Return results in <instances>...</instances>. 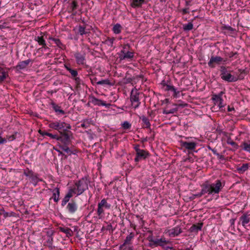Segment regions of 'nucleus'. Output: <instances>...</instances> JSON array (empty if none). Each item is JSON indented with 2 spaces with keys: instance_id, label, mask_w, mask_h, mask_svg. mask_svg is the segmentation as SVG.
<instances>
[{
  "instance_id": "obj_1",
  "label": "nucleus",
  "mask_w": 250,
  "mask_h": 250,
  "mask_svg": "<svg viewBox=\"0 0 250 250\" xmlns=\"http://www.w3.org/2000/svg\"><path fill=\"white\" fill-rule=\"evenodd\" d=\"M201 187V191L195 194V196L200 197L206 193L211 195L218 194L223 188L224 185L222 184L220 180H217L215 183L212 184L206 182Z\"/></svg>"
},
{
  "instance_id": "obj_2",
  "label": "nucleus",
  "mask_w": 250,
  "mask_h": 250,
  "mask_svg": "<svg viewBox=\"0 0 250 250\" xmlns=\"http://www.w3.org/2000/svg\"><path fill=\"white\" fill-rule=\"evenodd\" d=\"M72 132L67 130L60 133L59 136L58 140L63 144V145H59L60 148L68 155L73 153L72 151L68 147V146L71 142Z\"/></svg>"
},
{
  "instance_id": "obj_3",
  "label": "nucleus",
  "mask_w": 250,
  "mask_h": 250,
  "mask_svg": "<svg viewBox=\"0 0 250 250\" xmlns=\"http://www.w3.org/2000/svg\"><path fill=\"white\" fill-rule=\"evenodd\" d=\"M48 126L53 129L58 130L60 133L71 128L69 124L61 121L50 122Z\"/></svg>"
},
{
  "instance_id": "obj_4",
  "label": "nucleus",
  "mask_w": 250,
  "mask_h": 250,
  "mask_svg": "<svg viewBox=\"0 0 250 250\" xmlns=\"http://www.w3.org/2000/svg\"><path fill=\"white\" fill-rule=\"evenodd\" d=\"M221 78L228 82H235L238 80V77L232 75L230 71L227 70L224 66L220 67Z\"/></svg>"
},
{
  "instance_id": "obj_5",
  "label": "nucleus",
  "mask_w": 250,
  "mask_h": 250,
  "mask_svg": "<svg viewBox=\"0 0 250 250\" xmlns=\"http://www.w3.org/2000/svg\"><path fill=\"white\" fill-rule=\"evenodd\" d=\"M89 181L87 177H84L81 179L78 182L75 183L76 187V191L77 195H81L85 190L88 189V185Z\"/></svg>"
},
{
  "instance_id": "obj_6",
  "label": "nucleus",
  "mask_w": 250,
  "mask_h": 250,
  "mask_svg": "<svg viewBox=\"0 0 250 250\" xmlns=\"http://www.w3.org/2000/svg\"><path fill=\"white\" fill-rule=\"evenodd\" d=\"M129 45H125L123 49L119 53V58L121 60L131 59L134 57V53L129 51Z\"/></svg>"
},
{
  "instance_id": "obj_7",
  "label": "nucleus",
  "mask_w": 250,
  "mask_h": 250,
  "mask_svg": "<svg viewBox=\"0 0 250 250\" xmlns=\"http://www.w3.org/2000/svg\"><path fill=\"white\" fill-rule=\"evenodd\" d=\"M140 93L136 88H134L131 91L130 100L132 104V105L134 108L138 107L141 104L139 99Z\"/></svg>"
},
{
  "instance_id": "obj_8",
  "label": "nucleus",
  "mask_w": 250,
  "mask_h": 250,
  "mask_svg": "<svg viewBox=\"0 0 250 250\" xmlns=\"http://www.w3.org/2000/svg\"><path fill=\"white\" fill-rule=\"evenodd\" d=\"M23 174L26 177H28L31 179V182L34 186H37L39 181H42V180L40 179L38 176V174L35 173L32 170L26 168L23 170Z\"/></svg>"
},
{
  "instance_id": "obj_9",
  "label": "nucleus",
  "mask_w": 250,
  "mask_h": 250,
  "mask_svg": "<svg viewBox=\"0 0 250 250\" xmlns=\"http://www.w3.org/2000/svg\"><path fill=\"white\" fill-rule=\"evenodd\" d=\"M111 207V205L108 203L106 200L105 199H102L100 202L99 203L97 208V214L100 216L102 214L104 213V210L103 208L107 209H109Z\"/></svg>"
},
{
  "instance_id": "obj_10",
  "label": "nucleus",
  "mask_w": 250,
  "mask_h": 250,
  "mask_svg": "<svg viewBox=\"0 0 250 250\" xmlns=\"http://www.w3.org/2000/svg\"><path fill=\"white\" fill-rule=\"evenodd\" d=\"M223 61L224 60L221 57L212 56L208 62V65L211 68H214L215 64H219Z\"/></svg>"
},
{
  "instance_id": "obj_11",
  "label": "nucleus",
  "mask_w": 250,
  "mask_h": 250,
  "mask_svg": "<svg viewBox=\"0 0 250 250\" xmlns=\"http://www.w3.org/2000/svg\"><path fill=\"white\" fill-rule=\"evenodd\" d=\"M135 235L133 232H130L129 235H128L123 244L121 245L119 247V249L124 248L126 245H132V241L134 238Z\"/></svg>"
},
{
  "instance_id": "obj_12",
  "label": "nucleus",
  "mask_w": 250,
  "mask_h": 250,
  "mask_svg": "<svg viewBox=\"0 0 250 250\" xmlns=\"http://www.w3.org/2000/svg\"><path fill=\"white\" fill-rule=\"evenodd\" d=\"M212 100L214 101V105H217L220 110H222L225 106L222 98H220L219 96H212Z\"/></svg>"
},
{
  "instance_id": "obj_13",
  "label": "nucleus",
  "mask_w": 250,
  "mask_h": 250,
  "mask_svg": "<svg viewBox=\"0 0 250 250\" xmlns=\"http://www.w3.org/2000/svg\"><path fill=\"white\" fill-rule=\"evenodd\" d=\"M181 232V229L179 226H177L175 228L170 229L167 232V233H168L169 236L172 237L178 236Z\"/></svg>"
},
{
  "instance_id": "obj_14",
  "label": "nucleus",
  "mask_w": 250,
  "mask_h": 250,
  "mask_svg": "<svg viewBox=\"0 0 250 250\" xmlns=\"http://www.w3.org/2000/svg\"><path fill=\"white\" fill-rule=\"evenodd\" d=\"M149 155L147 151L141 149L140 151L136 153V157L135 158V162H138L141 159H145Z\"/></svg>"
},
{
  "instance_id": "obj_15",
  "label": "nucleus",
  "mask_w": 250,
  "mask_h": 250,
  "mask_svg": "<svg viewBox=\"0 0 250 250\" xmlns=\"http://www.w3.org/2000/svg\"><path fill=\"white\" fill-rule=\"evenodd\" d=\"M66 208L70 213L74 214L77 210L78 206L76 202L71 201L67 204Z\"/></svg>"
},
{
  "instance_id": "obj_16",
  "label": "nucleus",
  "mask_w": 250,
  "mask_h": 250,
  "mask_svg": "<svg viewBox=\"0 0 250 250\" xmlns=\"http://www.w3.org/2000/svg\"><path fill=\"white\" fill-rule=\"evenodd\" d=\"M240 222L242 225L245 227L250 222V215L244 214L239 218Z\"/></svg>"
},
{
  "instance_id": "obj_17",
  "label": "nucleus",
  "mask_w": 250,
  "mask_h": 250,
  "mask_svg": "<svg viewBox=\"0 0 250 250\" xmlns=\"http://www.w3.org/2000/svg\"><path fill=\"white\" fill-rule=\"evenodd\" d=\"M181 145L183 147L189 150H193L195 149L196 144L195 142H188L186 141H182Z\"/></svg>"
},
{
  "instance_id": "obj_18",
  "label": "nucleus",
  "mask_w": 250,
  "mask_h": 250,
  "mask_svg": "<svg viewBox=\"0 0 250 250\" xmlns=\"http://www.w3.org/2000/svg\"><path fill=\"white\" fill-rule=\"evenodd\" d=\"M74 57L76 59V62L78 64H83L85 61V57L80 53L77 52L74 54Z\"/></svg>"
},
{
  "instance_id": "obj_19",
  "label": "nucleus",
  "mask_w": 250,
  "mask_h": 250,
  "mask_svg": "<svg viewBox=\"0 0 250 250\" xmlns=\"http://www.w3.org/2000/svg\"><path fill=\"white\" fill-rule=\"evenodd\" d=\"M91 102L94 105H103L108 107L110 104H106L104 101L98 99L94 97H92L91 99Z\"/></svg>"
},
{
  "instance_id": "obj_20",
  "label": "nucleus",
  "mask_w": 250,
  "mask_h": 250,
  "mask_svg": "<svg viewBox=\"0 0 250 250\" xmlns=\"http://www.w3.org/2000/svg\"><path fill=\"white\" fill-rule=\"evenodd\" d=\"M35 40L38 42L39 45H42V48H43L44 49L48 48V47L46 45L45 41L44 40L42 36L35 37Z\"/></svg>"
},
{
  "instance_id": "obj_21",
  "label": "nucleus",
  "mask_w": 250,
  "mask_h": 250,
  "mask_svg": "<svg viewBox=\"0 0 250 250\" xmlns=\"http://www.w3.org/2000/svg\"><path fill=\"white\" fill-rule=\"evenodd\" d=\"M53 192L52 198L55 202H57L59 199L60 190L58 188H56L52 190Z\"/></svg>"
},
{
  "instance_id": "obj_22",
  "label": "nucleus",
  "mask_w": 250,
  "mask_h": 250,
  "mask_svg": "<svg viewBox=\"0 0 250 250\" xmlns=\"http://www.w3.org/2000/svg\"><path fill=\"white\" fill-rule=\"evenodd\" d=\"M59 229L60 231L65 233L67 237H70L73 234L72 231L68 228L59 227Z\"/></svg>"
},
{
  "instance_id": "obj_23",
  "label": "nucleus",
  "mask_w": 250,
  "mask_h": 250,
  "mask_svg": "<svg viewBox=\"0 0 250 250\" xmlns=\"http://www.w3.org/2000/svg\"><path fill=\"white\" fill-rule=\"evenodd\" d=\"M30 62L31 60L30 59L21 62L17 65V67L20 69H23L26 67Z\"/></svg>"
},
{
  "instance_id": "obj_24",
  "label": "nucleus",
  "mask_w": 250,
  "mask_h": 250,
  "mask_svg": "<svg viewBox=\"0 0 250 250\" xmlns=\"http://www.w3.org/2000/svg\"><path fill=\"white\" fill-rule=\"evenodd\" d=\"M148 240L150 242L149 246H159V239H153L152 237H148Z\"/></svg>"
},
{
  "instance_id": "obj_25",
  "label": "nucleus",
  "mask_w": 250,
  "mask_h": 250,
  "mask_svg": "<svg viewBox=\"0 0 250 250\" xmlns=\"http://www.w3.org/2000/svg\"><path fill=\"white\" fill-rule=\"evenodd\" d=\"M203 223H199L196 225H193L190 227V230L191 232H198L199 230L201 229Z\"/></svg>"
},
{
  "instance_id": "obj_26",
  "label": "nucleus",
  "mask_w": 250,
  "mask_h": 250,
  "mask_svg": "<svg viewBox=\"0 0 250 250\" xmlns=\"http://www.w3.org/2000/svg\"><path fill=\"white\" fill-rule=\"evenodd\" d=\"M141 119H142L143 122V127L149 128L150 127V123L149 122L148 119L145 116H142L141 117Z\"/></svg>"
},
{
  "instance_id": "obj_27",
  "label": "nucleus",
  "mask_w": 250,
  "mask_h": 250,
  "mask_svg": "<svg viewBox=\"0 0 250 250\" xmlns=\"http://www.w3.org/2000/svg\"><path fill=\"white\" fill-rule=\"evenodd\" d=\"M169 241L167 240L165 238H161L159 239V246L164 248L171 249V247H166L167 245L169 243Z\"/></svg>"
},
{
  "instance_id": "obj_28",
  "label": "nucleus",
  "mask_w": 250,
  "mask_h": 250,
  "mask_svg": "<svg viewBox=\"0 0 250 250\" xmlns=\"http://www.w3.org/2000/svg\"><path fill=\"white\" fill-rule=\"evenodd\" d=\"M144 1L142 0H132L131 5L132 7L136 8L141 7Z\"/></svg>"
},
{
  "instance_id": "obj_29",
  "label": "nucleus",
  "mask_w": 250,
  "mask_h": 250,
  "mask_svg": "<svg viewBox=\"0 0 250 250\" xmlns=\"http://www.w3.org/2000/svg\"><path fill=\"white\" fill-rule=\"evenodd\" d=\"M86 30V28L85 26L80 25L78 27V33L80 34L81 36H83V35L86 34L88 33Z\"/></svg>"
},
{
  "instance_id": "obj_30",
  "label": "nucleus",
  "mask_w": 250,
  "mask_h": 250,
  "mask_svg": "<svg viewBox=\"0 0 250 250\" xmlns=\"http://www.w3.org/2000/svg\"><path fill=\"white\" fill-rule=\"evenodd\" d=\"M51 105L54 110L56 112L61 114H64V111L60 109V106L55 104L54 103H52Z\"/></svg>"
},
{
  "instance_id": "obj_31",
  "label": "nucleus",
  "mask_w": 250,
  "mask_h": 250,
  "mask_svg": "<svg viewBox=\"0 0 250 250\" xmlns=\"http://www.w3.org/2000/svg\"><path fill=\"white\" fill-rule=\"evenodd\" d=\"M64 67L66 69L71 73L72 77H76L78 75V72L77 70L71 69L69 66L67 65H65Z\"/></svg>"
},
{
  "instance_id": "obj_32",
  "label": "nucleus",
  "mask_w": 250,
  "mask_h": 250,
  "mask_svg": "<svg viewBox=\"0 0 250 250\" xmlns=\"http://www.w3.org/2000/svg\"><path fill=\"white\" fill-rule=\"evenodd\" d=\"M122 26L119 24H116L113 27V31L115 34H118L121 32Z\"/></svg>"
},
{
  "instance_id": "obj_33",
  "label": "nucleus",
  "mask_w": 250,
  "mask_h": 250,
  "mask_svg": "<svg viewBox=\"0 0 250 250\" xmlns=\"http://www.w3.org/2000/svg\"><path fill=\"white\" fill-rule=\"evenodd\" d=\"M49 40L53 41L59 48H62L63 44L59 39L49 38Z\"/></svg>"
},
{
  "instance_id": "obj_34",
  "label": "nucleus",
  "mask_w": 250,
  "mask_h": 250,
  "mask_svg": "<svg viewBox=\"0 0 250 250\" xmlns=\"http://www.w3.org/2000/svg\"><path fill=\"white\" fill-rule=\"evenodd\" d=\"M97 84L113 85L108 79H104L97 82Z\"/></svg>"
},
{
  "instance_id": "obj_35",
  "label": "nucleus",
  "mask_w": 250,
  "mask_h": 250,
  "mask_svg": "<svg viewBox=\"0 0 250 250\" xmlns=\"http://www.w3.org/2000/svg\"><path fill=\"white\" fill-rule=\"evenodd\" d=\"M193 24L191 22H188L187 24H184L183 28L184 31H189L193 29Z\"/></svg>"
},
{
  "instance_id": "obj_36",
  "label": "nucleus",
  "mask_w": 250,
  "mask_h": 250,
  "mask_svg": "<svg viewBox=\"0 0 250 250\" xmlns=\"http://www.w3.org/2000/svg\"><path fill=\"white\" fill-rule=\"evenodd\" d=\"M248 168V164H244L242 166L237 168V170L240 172H244Z\"/></svg>"
},
{
  "instance_id": "obj_37",
  "label": "nucleus",
  "mask_w": 250,
  "mask_h": 250,
  "mask_svg": "<svg viewBox=\"0 0 250 250\" xmlns=\"http://www.w3.org/2000/svg\"><path fill=\"white\" fill-rule=\"evenodd\" d=\"M75 193L77 194V192L76 191V188H72L69 189L68 193L66 194V195L65 196L66 197H67L69 199L72 197L73 194Z\"/></svg>"
},
{
  "instance_id": "obj_38",
  "label": "nucleus",
  "mask_w": 250,
  "mask_h": 250,
  "mask_svg": "<svg viewBox=\"0 0 250 250\" xmlns=\"http://www.w3.org/2000/svg\"><path fill=\"white\" fill-rule=\"evenodd\" d=\"M178 111V108H173V109H171L170 110H164L163 112V113L165 114H173V113H175L176 112H177Z\"/></svg>"
},
{
  "instance_id": "obj_39",
  "label": "nucleus",
  "mask_w": 250,
  "mask_h": 250,
  "mask_svg": "<svg viewBox=\"0 0 250 250\" xmlns=\"http://www.w3.org/2000/svg\"><path fill=\"white\" fill-rule=\"evenodd\" d=\"M2 130L1 128H0V145L5 144L7 143V139H6L5 138H3L2 137Z\"/></svg>"
},
{
  "instance_id": "obj_40",
  "label": "nucleus",
  "mask_w": 250,
  "mask_h": 250,
  "mask_svg": "<svg viewBox=\"0 0 250 250\" xmlns=\"http://www.w3.org/2000/svg\"><path fill=\"white\" fill-rule=\"evenodd\" d=\"M53 237H47V239L46 241V245L49 247L52 248L53 245Z\"/></svg>"
},
{
  "instance_id": "obj_41",
  "label": "nucleus",
  "mask_w": 250,
  "mask_h": 250,
  "mask_svg": "<svg viewBox=\"0 0 250 250\" xmlns=\"http://www.w3.org/2000/svg\"><path fill=\"white\" fill-rule=\"evenodd\" d=\"M1 71H0V82H1L4 81V80L6 78L7 74L6 72L1 69Z\"/></svg>"
},
{
  "instance_id": "obj_42",
  "label": "nucleus",
  "mask_w": 250,
  "mask_h": 250,
  "mask_svg": "<svg viewBox=\"0 0 250 250\" xmlns=\"http://www.w3.org/2000/svg\"><path fill=\"white\" fill-rule=\"evenodd\" d=\"M243 149L250 152V143L244 142L243 143Z\"/></svg>"
},
{
  "instance_id": "obj_43",
  "label": "nucleus",
  "mask_w": 250,
  "mask_h": 250,
  "mask_svg": "<svg viewBox=\"0 0 250 250\" xmlns=\"http://www.w3.org/2000/svg\"><path fill=\"white\" fill-rule=\"evenodd\" d=\"M78 3L76 0H73L71 3V9L72 11L76 10L78 7Z\"/></svg>"
},
{
  "instance_id": "obj_44",
  "label": "nucleus",
  "mask_w": 250,
  "mask_h": 250,
  "mask_svg": "<svg viewBox=\"0 0 250 250\" xmlns=\"http://www.w3.org/2000/svg\"><path fill=\"white\" fill-rule=\"evenodd\" d=\"M122 126L125 129H129L131 127V124L127 121H125L123 123Z\"/></svg>"
},
{
  "instance_id": "obj_45",
  "label": "nucleus",
  "mask_w": 250,
  "mask_h": 250,
  "mask_svg": "<svg viewBox=\"0 0 250 250\" xmlns=\"http://www.w3.org/2000/svg\"><path fill=\"white\" fill-rule=\"evenodd\" d=\"M16 134H13L11 135H7L6 137L5 138L7 139V141H12L16 139Z\"/></svg>"
},
{
  "instance_id": "obj_46",
  "label": "nucleus",
  "mask_w": 250,
  "mask_h": 250,
  "mask_svg": "<svg viewBox=\"0 0 250 250\" xmlns=\"http://www.w3.org/2000/svg\"><path fill=\"white\" fill-rule=\"evenodd\" d=\"M0 214L3 216L4 217L6 218L8 216H10V213L6 212L4 210H0Z\"/></svg>"
},
{
  "instance_id": "obj_47",
  "label": "nucleus",
  "mask_w": 250,
  "mask_h": 250,
  "mask_svg": "<svg viewBox=\"0 0 250 250\" xmlns=\"http://www.w3.org/2000/svg\"><path fill=\"white\" fill-rule=\"evenodd\" d=\"M120 250H134L132 245H126L124 248L119 249Z\"/></svg>"
},
{
  "instance_id": "obj_48",
  "label": "nucleus",
  "mask_w": 250,
  "mask_h": 250,
  "mask_svg": "<svg viewBox=\"0 0 250 250\" xmlns=\"http://www.w3.org/2000/svg\"><path fill=\"white\" fill-rule=\"evenodd\" d=\"M166 90L167 91H175V88L173 86L170 85L168 84L166 85Z\"/></svg>"
},
{
  "instance_id": "obj_49",
  "label": "nucleus",
  "mask_w": 250,
  "mask_h": 250,
  "mask_svg": "<svg viewBox=\"0 0 250 250\" xmlns=\"http://www.w3.org/2000/svg\"><path fill=\"white\" fill-rule=\"evenodd\" d=\"M173 105L177 107H184L187 106L188 104L184 102H180V103L174 104Z\"/></svg>"
},
{
  "instance_id": "obj_50",
  "label": "nucleus",
  "mask_w": 250,
  "mask_h": 250,
  "mask_svg": "<svg viewBox=\"0 0 250 250\" xmlns=\"http://www.w3.org/2000/svg\"><path fill=\"white\" fill-rule=\"evenodd\" d=\"M227 143L233 146H237L236 143L232 141L230 138L228 139Z\"/></svg>"
},
{
  "instance_id": "obj_51",
  "label": "nucleus",
  "mask_w": 250,
  "mask_h": 250,
  "mask_svg": "<svg viewBox=\"0 0 250 250\" xmlns=\"http://www.w3.org/2000/svg\"><path fill=\"white\" fill-rule=\"evenodd\" d=\"M47 136L50 137L52 139H56L57 140H58V137L59 136L57 134H52L51 133H48L47 134Z\"/></svg>"
},
{
  "instance_id": "obj_52",
  "label": "nucleus",
  "mask_w": 250,
  "mask_h": 250,
  "mask_svg": "<svg viewBox=\"0 0 250 250\" xmlns=\"http://www.w3.org/2000/svg\"><path fill=\"white\" fill-rule=\"evenodd\" d=\"M69 199L67 198V197H66L64 196V198L63 199L62 202V206H65L66 203L69 201Z\"/></svg>"
},
{
  "instance_id": "obj_53",
  "label": "nucleus",
  "mask_w": 250,
  "mask_h": 250,
  "mask_svg": "<svg viewBox=\"0 0 250 250\" xmlns=\"http://www.w3.org/2000/svg\"><path fill=\"white\" fill-rule=\"evenodd\" d=\"M54 233V231L52 230H48L46 232L47 237H52Z\"/></svg>"
},
{
  "instance_id": "obj_54",
  "label": "nucleus",
  "mask_w": 250,
  "mask_h": 250,
  "mask_svg": "<svg viewBox=\"0 0 250 250\" xmlns=\"http://www.w3.org/2000/svg\"><path fill=\"white\" fill-rule=\"evenodd\" d=\"M224 29L231 32L234 31V29L230 26H225Z\"/></svg>"
},
{
  "instance_id": "obj_55",
  "label": "nucleus",
  "mask_w": 250,
  "mask_h": 250,
  "mask_svg": "<svg viewBox=\"0 0 250 250\" xmlns=\"http://www.w3.org/2000/svg\"><path fill=\"white\" fill-rule=\"evenodd\" d=\"M81 126L84 128H86L88 127V123H87L85 121H84L83 123L81 124Z\"/></svg>"
},
{
  "instance_id": "obj_56",
  "label": "nucleus",
  "mask_w": 250,
  "mask_h": 250,
  "mask_svg": "<svg viewBox=\"0 0 250 250\" xmlns=\"http://www.w3.org/2000/svg\"><path fill=\"white\" fill-rule=\"evenodd\" d=\"M139 145H136L135 146L134 148V149L135 150L136 152V153L139 152V151H140V150H141V149H140L139 148Z\"/></svg>"
},
{
  "instance_id": "obj_57",
  "label": "nucleus",
  "mask_w": 250,
  "mask_h": 250,
  "mask_svg": "<svg viewBox=\"0 0 250 250\" xmlns=\"http://www.w3.org/2000/svg\"><path fill=\"white\" fill-rule=\"evenodd\" d=\"M224 94V92L221 91L218 94L213 95L212 96H219L220 98H222V95Z\"/></svg>"
},
{
  "instance_id": "obj_58",
  "label": "nucleus",
  "mask_w": 250,
  "mask_h": 250,
  "mask_svg": "<svg viewBox=\"0 0 250 250\" xmlns=\"http://www.w3.org/2000/svg\"><path fill=\"white\" fill-rule=\"evenodd\" d=\"M237 55V52H235V53H233V52H230L229 54V58H232V57L234 56L235 55Z\"/></svg>"
},
{
  "instance_id": "obj_59",
  "label": "nucleus",
  "mask_w": 250,
  "mask_h": 250,
  "mask_svg": "<svg viewBox=\"0 0 250 250\" xmlns=\"http://www.w3.org/2000/svg\"><path fill=\"white\" fill-rule=\"evenodd\" d=\"M39 132L43 136H47V134H48V132L46 131H42L41 130H40Z\"/></svg>"
},
{
  "instance_id": "obj_60",
  "label": "nucleus",
  "mask_w": 250,
  "mask_h": 250,
  "mask_svg": "<svg viewBox=\"0 0 250 250\" xmlns=\"http://www.w3.org/2000/svg\"><path fill=\"white\" fill-rule=\"evenodd\" d=\"M182 12H183V14L188 13H189L188 9V8L183 9L182 10Z\"/></svg>"
},
{
  "instance_id": "obj_61",
  "label": "nucleus",
  "mask_w": 250,
  "mask_h": 250,
  "mask_svg": "<svg viewBox=\"0 0 250 250\" xmlns=\"http://www.w3.org/2000/svg\"><path fill=\"white\" fill-rule=\"evenodd\" d=\"M91 83L93 84L94 83H97V78L96 77H93V78H91Z\"/></svg>"
},
{
  "instance_id": "obj_62",
  "label": "nucleus",
  "mask_w": 250,
  "mask_h": 250,
  "mask_svg": "<svg viewBox=\"0 0 250 250\" xmlns=\"http://www.w3.org/2000/svg\"><path fill=\"white\" fill-rule=\"evenodd\" d=\"M174 92L173 96L175 97H177L178 95L179 94L180 92L176 91V89H175V91H173Z\"/></svg>"
},
{
  "instance_id": "obj_63",
  "label": "nucleus",
  "mask_w": 250,
  "mask_h": 250,
  "mask_svg": "<svg viewBox=\"0 0 250 250\" xmlns=\"http://www.w3.org/2000/svg\"><path fill=\"white\" fill-rule=\"evenodd\" d=\"M113 39H108L106 41V42H109L110 44H112L113 42Z\"/></svg>"
},
{
  "instance_id": "obj_64",
  "label": "nucleus",
  "mask_w": 250,
  "mask_h": 250,
  "mask_svg": "<svg viewBox=\"0 0 250 250\" xmlns=\"http://www.w3.org/2000/svg\"><path fill=\"white\" fill-rule=\"evenodd\" d=\"M234 110V108L233 107H230L229 106H228V111L230 112Z\"/></svg>"
}]
</instances>
